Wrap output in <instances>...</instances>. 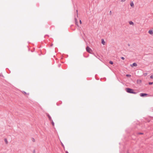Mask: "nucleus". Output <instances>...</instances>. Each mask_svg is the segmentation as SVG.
<instances>
[{"label": "nucleus", "mask_w": 153, "mask_h": 153, "mask_svg": "<svg viewBox=\"0 0 153 153\" xmlns=\"http://www.w3.org/2000/svg\"><path fill=\"white\" fill-rule=\"evenodd\" d=\"M126 92L128 93L134 94H136V92H134L133 90L132 89L129 88H127L126 89Z\"/></svg>", "instance_id": "nucleus-1"}, {"label": "nucleus", "mask_w": 153, "mask_h": 153, "mask_svg": "<svg viewBox=\"0 0 153 153\" xmlns=\"http://www.w3.org/2000/svg\"><path fill=\"white\" fill-rule=\"evenodd\" d=\"M86 51L89 53H91L92 51L91 49L88 46H87L86 48Z\"/></svg>", "instance_id": "nucleus-2"}, {"label": "nucleus", "mask_w": 153, "mask_h": 153, "mask_svg": "<svg viewBox=\"0 0 153 153\" xmlns=\"http://www.w3.org/2000/svg\"><path fill=\"white\" fill-rule=\"evenodd\" d=\"M148 94L146 93H141L140 94V96L142 97H144L145 96H147Z\"/></svg>", "instance_id": "nucleus-3"}, {"label": "nucleus", "mask_w": 153, "mask_h": 153, "mask_svg": "<svg viewBox=\"0 0 153 153\" xmlns=\"http://www.w3.org/2000/svg\"><path fill=\"white\" fill-rule=\"evenodd\" d=\"M137 65V64L136 63H133L132 65H131V66L132 67H136Z\"/></svg>", "instance_id": "nucleus-4"}, {"label": "nucleus", "mask_w": 153, "mask_h": 153, "mask_svg": "<svg viewBox=\"0 0 153 153\" xmlns=\"http://www.w3.org/2000/svg\"><path fill=\"white\" fill-rule=\"evenodd\" d=\"M46 115L48 117L49 119V120L50 121L52 120L51 118V117L50 116V115H49V114H48V113H46Z\"/></svg>", "instance_id": "nucleus-5"}, {"label": "nucleus", "mask_w": 153, "mask_h": 153, "mask_svg": "<svg viewBox=\"0 0 153 153\" xmlns=\"http://www.w3.org/2000/svg\"><path fill=\"white\" fill-rule=\"evenodd\" d=\"M101 41H102V44L103 45H104L105 44V42L104 41V40L103 39H101Z\"/></svg>", "instance_id": "nucleus-6"}, {"label": "nucleus", "mask_w": 153, "mask_h": 153, "mask_svg": "<svg viewBox=\"0 0 153 153\" xmlns=\"http://www.w3.org/2000/svg\"><path fill=\"white\" fill-rule=\"evenodd\" d=\"M149 33L150 34H152L153 33V32L152 30H150L149 31Z\"/></svg>", "instance_id": "nucleus-7"}, {"label": "nucleus", "mask_w": 153, "mask_h": 153, "mask_svg": "<svg viewBox=\"0 0 153 153\" xmlns=\"http://www.w3.org/2000/svg\"><path fill=\"white\" fill-rule=\"evenodd\" d=\"M129 23L130 25H134V23L132 22V21H130L129 22Z\"/></svg>", "instance_id": "nucleus-8"}, {"label": "nucleus", "mask_w": 153, "mask_h": 153, "mask_svg": "<svg viewBox=\"0 0 153 153\" xmlns=\"http://www.w3.org/2000/svg\"><path fill=\"white\" fill-rule=\"evenodd\" d=\"M4 141L6 143V144H8V141H7V139L6 138H5L4 139Z\"/></svg>", "instance_id": "nucleus-9"}, {"label": "nucleus", "mask_w": 153, "mask_h": 153, "mask_svg": "<svg viewBox=\"0 0 153 153\" xmlns=\"http://www.w3.org/2000/svg\"><path fill=\"white\" fill-rule=\"evenodd\" d=\"M50 121L51 122V124H52V126H54V123L53 120H51Z\"/></svg>", "instance_id": "nucleus-10"}, {"label": "nucleus", "mask_w": 153, "mask_h": 153, "mask_svg": "<svg viewBox=\"0 0 153 153\" xmlns=\"http://www.w3.org/2000/svg\"><path fill=\"white\" fill-rule=\"evenodd\" d=\"M131 6L132 7H133L134 6V4L132 2L130 3Z\"/></svg>", "instance_id": "nucleus-11"}, {"label": "nucleus", "mask_w": 153, "mask_h": 153, "mask_svg": "<svg viewBox=\"0 0 153 153\" xmlns=\"http://www.w3.org/2000/svg\"><path fill=\"white\" fill-rule=\"evenodd\" d=\"M126 76L128 77H130L131 76V75L130 74H126Z\"/></svg>", "instance_id": "nucleus-12"}, {"label": "nucleus", "mask_w": 153, "mask_h": 153, "mask_svg": "<svg viewBox=\"0 0 153 153\" xmlns=\"http://www.w3.org/2000/svg\"><path fill=\"white\" fill-rule=\"evenodd\" d=\"M109 63L111 64H113V62L112 61H110L109 62Z\"/></svg>", "instance_id": "nucleus-13"}, {"label": "nucleus", "mask_w": 153, "mask_h": 153, "mask_svg": "<svg viewBox=\"0 0 153 153\" xmlns=\"http://www.w3.org/2000/svg\"><path fill=\"white\" fill-rule=\"evenodd\" d=\"M32 141L33 142H35V140L33 138H32Z\"/></svg>", "instance_id": "nucleus-14"}, {"label": "nucleus", "mask_w": 153, "mask_h": 153, "mask_svg": "<svg viewBox=\"0 0 153 153\" xmlns=\"http://www.w3.org/2000/svg\"><path fill=\"white\" fill-rule=\"evenodd\" d=\"M152 84H153V82H149V85H151Z\"/></svg>", "instance_id": "nucleus-15"}, {"label": "nucleus", "mask_w": 153, "mask_h": 153, "mask_svg": "<svg viewBox=\"0 0 153 153\" xmlns=\"http://www.w3.org/2000/svg\"><path fill=\"white\" fill-rule=\"evenodd\" d=\"M75 22L76 25L78 26L77 21H76V22Z\"/></svg>", "instance_id": "nucleus-16"}, {"label": "nucleus", "mask_w": 153, "mask_h": 153, "mask_svg": "<svg viewBox=\"0 0 153 153\" xmlns=\"http://www.w3.org/2000/svg\"><path fill=\"white\" fill-rule=\"evenodd\" d=\"M151 79L153 78V75H151L150 77Z\"/></svg>", "instance_id": "nucleus-17"}, {"label": "nucleus", "mask_w": 153, "mask_h": 153, "mask_svg": "<svg viewBox=\"0 0 153 153\" xmlns=\"http://www.w3.org/2000/svg\"><path fill=\"white\" fill-rule=\"evenodd\" d=\"M121 58L123 60H124L125 59V58L123 57H121Z\"/></svg>", "instance_id": "nucleus-18"}, {"label": "nucleus", "mask_w": 153, "mask_h": 153, "mask_svg": "<svg viewBox=\"0 0 153 153\" xmlns=\"http://www.w3.org/2000/svg\"><path fill=\"white\" fill-rule=\"evenodd\" d=\"M75 22H76V21H77V19L76 18H75Z\"/></svg>", "instance_id": "nucleus-19"}, {"label": "nucleus", "mask_w": 153, "mask_h": 153, "mask_svg": "<svg viewBox=\"0 0 153 153\" xmlns=\"http://www.w3.org/2000/svg\"><path fill=\"white\" fill-rule=\"evenodd\" d=\"M138 134H143V133H138Z\"/></svg>", "instance_id": "nucleus-20"}, {"label": "nucleus", "mask_w": 153, "mask_h": 153, "mask_svg": "<svg viewBox=\"0 0 153 153\" xmlns=\"http://www.w3.org/2000/svg\"><path fill=\"white\" fill-rule=\"evenodd\" d=\"M125 1H126V0H121V1L122 2H124Z\"/></svg>", "instance_id": "nucleus-21"}, {"label": "nucleus", "mask_w": 153, "mask_h": 153, "mask_svg": "<svg viewBox=\"0 0 153 153\" xmlns=\"http://www.w3.org/2000/svg\"><path fill=\"white\" fill-rule=\"evenodd\" d=\"M79 22H80V24H82V22L80 20H79Z\"/></svg>", "instance_id": "nucleus-22"}, {"label": "nucleus", "mask_w": 153, "mask_h": 153, "mask_svg": "<svg viewBox=\"0 0 153 153\" xmlns=\"http://www.w3.org/2000/svg\"><path fill=\"white\" fill-rule=\"evenodd\" d=\"M109 13H110V14H111V11H110L109 12Z\"/></svg>", "instance_id": "nucleus-23"}, {"label": "nucleus", "mask_w": 153, "mask_h": 153, "mask_svg": "<svg viewBox=\"0 0 153 153\" xmlns=\"http://www.w3.org/2000/svg\"><path fill=\"white\" fill-rule=\"evenodd\" d=\"M23 93H24V94H26V92H25V91H23Z\"/></svg>", "instance_id": "nucleus-24"}, {"label": "nucleus", "mask_w": 153, "mask_h": 153, "mask_svg": "<svg viewBox=\"0 0 153 153\" xmlns=\"http://www.w3.org/2000/svg\"><path fill=\"white\" fill-rule=\"evenodd\" d=\"M76 13H77V15L78 16V11H77V10H76Z\"/></svg>", "instance_id": "nucleus-25"}, {"label": "nucleus", "mask_w": 153, "mask_h": 153, "mask_svg": "<svg viewBox=\"0 0 153 153\" xmlns=\"http://www.w3.org/2000/svg\"><path fill=\"white\" fill-rule=\"evenodd\" d=\"M66 153H69L67 151H66Z\"/></svg>", "instance_id": "nucleus-26"}, {"label": "nucleus", "mask_w": 153, "mask_h": 153, "mask_svg": "<svg viewBox=\"0 0 153 153\" xmlns=\"http://www.w3.org/2000/svg\"><path fill=\"white\" fill-rule=\"evenodd\" d=\"M128 46H130V44H128Z\"/></svg>", "instance_id": "nucleus-27"}, {"label": "nucleus", "mask_w": 153, "mask_h": 153, "mask_svg": "<svg viewBox=\"0 0 153 153\" xmlns=\"http://www.w3.org/2000/svg\"><path fill=\"white\" fill-rule=\"evenodd\" d=\"M60 64H59V67H60Z\"/></svg>", "instance_id": "nucleus-28"}, {"label": "nucleus", "mask_w": 153, "mask_h": 153, "mask_svg": "<svg viewBox=\"0 0 153 153\" xmlns=\"http://www.w3.org/2000/svg\"><path fill=\"white\" fill-rule=\"evenodd\" d=\"M33 153H35V151L34 150V151H33Z\"/></svg>", "instance_id": "nucleus-29"}, {"label": "nucleus", "mask_w": 153, "mask_h": 153, "mask_svg": "<svg viewBox=\"0 0 153 153\" xmlns=\"http://www.w3.org/2000/svg\"><path fill=\"white\" fill-rule=\"evenodd\" d=\"M145 75H147V73H145Z\"/></svg>", "instance_id": "nucleus-30"}, {"label": "nucleus", "mask_w": 153, "mask_h": 153, "mask_svg": "<svg viewBox=\"0 0 153 153\" xmlns=\"http://www.w3.org/2000/svg\"><path fill=\"white\" fill-rule=\"evenodd\" d=\"M0 76H1V74H0Z\"/></svg>", "instance_id": "nucleus-31"}]
</instances>
